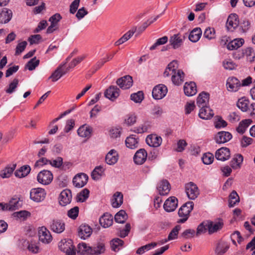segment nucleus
<instances>
[{
  "mask_svg": "<svg viewBox=\"0 0 255 255\" xmlns=\"http://www.w3.org/2000/svg\"><path fill=\"white\" fill-rule=\"evenodd\" d=\"M194 203L189 201L183 204L178 211V215L182 218L178 221V223H183L187 220L189 214L193 209Z\"/></svg>",
  "mask_w": 255,
  "mask_h": 255,
  "instance_id": "f257e3e1",
  "label": "nucleus"
},
{
  "mask_svg": "<svg viewBox=\"0 0 255 255\" xmlns=\"http://www.w3.org/2000/svg\"><path fill=\"white\" fill-rule=\"evenodd\" d=\"M66 64L67 62H63L59 65L49 77V79H51L52 82H55L68 73L69 68L66 67Z\"/></svg>",
  "mask_w": 255,
  "mask_h": 255,
  "instance_id": "f03ea898",
  "label": "nucleus"
},
{
  "mask_svg": "<svg viewBox=\"0 0 255 255\" xmlns=\"http://www.w3.org/2000/svg\"><path fill=\"white\" fill-rule=\"evenodd\" d=\"M53 176L52 172L47 170H43L38 173L37 176V181L43 185H47L53 180Z\"/></svg>",
  "mask_w": 255,
  "mask_h": 255,
  "instance_id": "7ed1b4c3",
  "label": "nucleus"
},
{
  "mask_svg": "<svg viewBox=\"0 0 255 255\" xmlns=\"http://www.w3.org/2000/svg\"><path fill=\"white\" fill-rule=\"evenodd\" d=\"M46 194V192L44 189L41 188H34L30 191V197L34 202H40L44 200Z\"/></svg>",
  "mask_w": 255,
  "mask_h": 255,
  "instance_id": "20e7f679",
  "label": "nucleus"
},
{
  "mask_svg": "<svg viewBox=\"0 0 255 255\" xmlns=\"http://www.w3.org/2000/svg\"><path fill=\"white\" fill-rule=\"evenodd\" d=\"M185 190L188 197L191 200L195 199L199 195V190L198 187L192 182L186 184Z\"/></svg>",
  "mask_w": 255,
  "mask_h": 255,
  "instance_id": "39448f33",
  "label": "nucleus"
},
{
  "mask_svg": "<svg viewBox=\"0 0 255 255\" xmlns=\"http://www.w3.org/2000/svg\"><path fill=\"white\" fill-rule=\"evenodd\" d=\"M224 226V222L222 219L215 221H207L206 226L209 234H212L221 230Z\"/></svg>",
  "mask_w": 255,
  "mask_h": 255,
  "instance_id": "423d86ee",
  "label": "nucleus"
},
{
  "mask_svg": "<svg viewBox=\"0 0 255 255\" xmlns=\"http://www.w3.org/2000/svg\"><path fill=\"white\" fill-rule=\"evenodd\" d=\"M167 92L166 86L162 84L156 86L152 90V97L154 99L159 100L165 96Z\"/></svg>",
  "mask_w": 255,
  "mask_h": 255,
  "instance_id": "0eeeda50",
  "label": "nucleus"
},
{
  "mask_svg": "<svg viewBox=\"0 0 255 255\" xmlns=\"http://www.w3.org/2000/svg\"><path fill=\"white\" fill-rule=\"evenodd\" d=\"M38 235L39 241L44 244H49L52 240L50 232L45 227L39 228Z\"/></svg>",
  "mask_w": 255,
  "mask_h": 255,
  "instance_id": "6e6552de",
  "label": "nucleus"
},
{
  "mask_svg": "<svg viewBox=\"0 0 255 255\" xmlns=\"http://www.w3.org/2000/svg\"><path fill=\"white\" fill-rule=\"evenodd\" d=\"M88 176L87 174L81 173L76 175L73 179L74 185L77 188H81L87 183Z\"/></svg>",
  "mask_w": 255,
  "mask_h": 255,
  "instance_id": "1a4fd4ad",
  "label": "nucleus"
},
{
  "mask_svg": "<svg viewBox=\"0 0 255 255\" xmlns=\"http://www.w3.org/2000/svg\"><path fill=\"white\" fill-rule=\"evenodd\" d=\"M50 229L56 233L60 234L65 230V225L62 220H53L50 224Z\"/></svg>",
  "mask_w": 255,
  "mask_h": 255,
  "instance_id": "9d476101",
  "label": "nucleus"
},
{
  "mask_svg": "<svg viewBox=\"0 0 255 255\" xmlns=\"http://www.w3.org/2000/svg\"><path fill=\"white\" fill-rule=\"evenodd\" d=\"M232 138V135L229 132L221 131L215 136L214 139L217 143L223 144L229 141Z\"/></svg>",
  "mask_w": 255,
  "mask_h": 255,
  "instance_id": "9b49d317",
  "label": "nucleus"
},
{
  "mask_svg": "<svg viewBox=\"0 0 255 255\" xmlns=\"http://www.w3.org/2000/svg\"><path fill=\"white\" fill-rule=\"evenodd\" d=\"M239 24L238 16L236 13L231 14L227 19L226 27L228 30L233 31Z\"/></svg>",
  "mask_w": 255,
  "mask_h": 255,
  "instance_id": "f8f14e48",
  "label": "nucleus"
},
{
  "mask_svg": "<svg viewBox=\"0 0 255 255\" xmlns=\"http://www.w3.org/2000/svg\"><path fill=\"white\" fill-rule=\"evenodd\" d=\"M120 91L116 86H111L105 91L104 95L107 98L114 101L119 96Z\"/></svg>",
  "mask_w": 255,
  "mask_h": 255,
  "instance_id": "ddd939ff",
  "label": "nucleus"
},
{
  "mask_svg": "<svg viewBox=\"0 0 255 255\" xmlns=\"http://www.w3.org/2000/svg\"><path fill=\"white\" fill-rule=\"evenodd\" d=\"M72 199V193L70 190L65 189L63 190L59 197V204L63 206H65L69 204Z\"/></svg>",
  "mask_w": 255,
  "mask_h": 255,
  "instance_id": "4468645a",
  "label": "nucleus"
},
{
  "mask_svg": "<svg viewBox=\"0 0 255 255\" xmlns=\"http://www.w3.org/2000/svg\"><path fill=\"white\" fill-rule=\"evenodd\" d=\"M230 149L226 147H223L218 149L215 153V157L217 160L222 161H226L230 157Z\"/></svg>",
  "mask_w": 255,
  "mask_h": 255,
  "instance_id": "2eb2a0df",
  "label": "nucleus"
},
{
  "mask_svg": "<svg viewBox=\"0 0 255 255\" xmlns=\"http://www.w3.org/2000/svg\"><path fill=\"white\" fill-rule=\"evenodd\" d=\"M116 83L121 88L123 89H127L129 88L132 85L133 81L131 76L127 75L119 78Z\"/></svg>",
  "mask_w": 255,
  "mask_h": 255,
  "instance_id": "dca6fc26",
  "label": "nucleus"
},
{
  "mask_svg": "<svg viewBox=\"0 0 255 255\" xmlns=\"http://www.w3.org/2000/svg\"><path fill=\"white\" fill-rule=\"evenodd\" d=\"M178 200L175 197H170L167 199L164 205L163 208L164 210L167 212H171L174 211L177 207Z\"/></svg>",
  "mask_w": 255,
  "mask_h": 255,
  "instance_id": "f3484780",
  "label": "nucleus"
},
{
  "mask_svg": "<svg viewBox=\"0 0 255 255\" xmlns=\"http://www.w3.org/2000/svg\"><path fill=\"white\" fill-rule=\"evenodd\" d=\"M184 39L180 34H175L170 37L169 43L173 49H177L182 45Z\"/></svg>",
  "mask_w": 255,
  "mask_h": 255,
  "instance_id": "a211bd4d",
  "label": "nucleus"
},
{
  "mask_svg": "<svg viewBox=\"0 0 255 255\" xmlns=\"http://www.w3.org/2000/svg\"><path fill=\"white\" fill-rule=\"evenodd\" d=\"M147 154L146 150L141 148L137 150L133 157V160L135 164L141 165L143 164L147 159Z\"/></svg>",
  "mask_w": 255,
  "mask_h": 255,
  "instance_id": "6ab92c4d",
  "label": "nucleus"
},
{
  "mask_svg": "<svg viewBox=\"0 0 255 255\" xmlns=\"http://www.w3.org/2000/svg\"><path fill=\"white\" fill-rule=\"evenodd\" d=\"M162 138L156 134L148 135L146 138V142L150 146L157 147L162 143Z\"/></svg>",
  "mask_w": 255,
  "mask_h": 255,
  "instance_id": "aec40b11",
  "label": "nucleus"
},
{
  "mask_svg": "<svg viewBox=\"0 0 255 255\" xmlns=\"http://www.w3.org/2000/svg\"><path fill=\"white\" fill-rule=\"evenodd\" d=\"M119 154L114 149L110 150L105 157L106 162L110 165L115 164L119 159Z\"/></svg>",
  "mask_w": 255,
  "mask_h": 255,
  "instance_id": "412c9836",
  "label": "nucleus"
},
{
  "mask_svg": "<svg viewBox=\"0 0 255 255\" xmlns=\"http://www.w3.org/2000/svg\"><path fill=\"white\" fill-rule=\"evenodd\" d=\"M157 190L160 195L164 196L168 194L170 190V185L166 180H161L158 184Z\"/></svg>",
  "mask_w": 255,
  "mask_h": 255,
  "instance_id": "4be33fe9",
  "label": "nucleus"
},
{
  "mask_svg": "<svg viewBox=\"0 0 255 255\" xmlns=\"http://www.w3.org/2000/svg\"><path fill=\"white\" fill-rule=\"evenodd\" d=\"M92 233V228L87 225H81L79 228L78 236L83 240L89 237Z\"/></svg>",
  "mask_w": 255,
  "mask_h": 255,
  "instance_id": "5701e85b",
  "label": "nucleus"
},
{
  "mask_svg": "<svg viewBox=\"0 0 255 255\" xmlns=\"http://www.w3.org/2000/svg\"><path fill=\"white\" fill-rule=\"evenodd\" d=\"M199 116L204 120H208L212 118L214 115L213 111L208 106L200 107Z\"/></svg>",
  "mask_w": 255,
  "mask_h": 255,
  "instance_id": "b1692460",
  "label": "nucleus"
},
{
  "mask_svg": "<svg viewBox=\"0 0 255 255\" xmlns=\"http://www.w3.org/2000/svg\"><path fill=\"white\" fill-rule=\"evenodd\" d=\"M241 84L240 81L235 77L229 78L227 80V86L229 90L232 91H237L241 87Z\"/></svg>",
  "mask_w": 255,
  "mask_h": 255,
  "instance_id": "393cba45",
  "label": "nucleus"
},
{
  "mask_svg": "<svg viewBox=\"0 0 255 255\" xmlns=\"http://www.w3.org/2000/svg\"><path fill=\"white\" fill-rule=\"evenodd\" d=\"M183 89L185 94L187 96H192L197 93L196 85L193 82L185 83Z\"/></svg>",
  "mask_w": 255,
  "mask_h": 255,
  "instance_id": "a878e982",
  "label": "nucleus"
},
{
  "mask_svg": "<svg viewBox=\"0 0 255 255\" xmlns=\"http://www.w3.org/2000/svg\"><path fill=\"white\" fill-rule=\"evenodd\" d=\"M12 16V11L6 8H3L0 13V23H6L11 19Z\"/></svg>",
  "mask_w": 255,
  "mask_h": 255,
  "instance_id": "bb28decb",
  "label": "nucleus"
},
{
  "mask_svg": "<svg viewBox=\"0 0 255 255\" xmlns=\"http://www.w3.org/2000/svg\"><path fill=\"white\" fill-rule=\"evenodd\" d=\"M99 222L102 226L107 228L111 226L113 222V216L109 214H104L99 219Z\"/></svg>",
  "mask_w": 255,
  "mask_h": 255,
  "instance_id": "cd10ccee",
  "label": "nucleus"
},
{
  "mask_svg": "<svg viewBox=\"0 0 255 255\" xmlns=\"http://www.w3.org/2000/svg\"><path fill=\"white\" fill-rule=\"evenodd\" d=\"M184 73L180 70H178L176 72L173 73L171 77L173 83L176 85L181 84L184 81Z\"/></svg>",
  "mask_w": 255,
  "mask_h": 255,
  "instance_id": "c85d7f7f",
  "label": "nucleus"
},
{
  "mask_svg": "<svg viewBox=\"0 0 255 255\" xmlns=\"http://www.w3.org/2000/svg\"><path fill=\"white\" fill-rule=\"evenodd\" d=\"M209 94L206 92H203L200 93L197 99V104L199 107L207 106L206 105L209 102Z\"/></svg>",
  "mask_w": 255,
  "mask_h": 255,
  "instance_id": "c756f323",
  "label": "nucleus"
},
{
  "mask_svg": "<svg viewBox=\"0 0 255 255\" xmlns=\"http://www.w3.org/2000/svg\"><path fill=\"white\" fill-rule=\"evenodd\" d=\"M126 146L130 149H134L138 146V139L135 135H131L128 137L125 141Z\"/></svg>",
  "mask_w": 255,
  "mask_h": 255,
  "instance_id": "7c9ffc66",
  "label": "nucleus"
},
{
  "mask_svg": "<svg viewBox=\"0 0 255 255\" xmlns=\"http://www.w3.org/2000/svg\"><path fill=\"white\" fill-rule=\"evenodd\" d=\"M92 131V128L83 125L78 129L77 133L81 137L89 138L91 136Z\"/></svg>",
  "mask_w": 255,
  "mask_h": 255,
  "instance_id": "2f4dec72",
  "label": "nucleus"
},
{
  "mask_svg": "<svg viewBox=\"0 0 255 255\" xmlns=\"http://www.w3.org/2000/svg\"><path fill=\"white\" fill-rule=\"evenodd\" d=\"M15 168V164L7 166L0 171V176L2 178H9L13 172Z\"/></svg>",
  "mask_w": 255,
  "mask_h": 255,
  "instance_id": "473e14b6",
  "label": "nucleus"
},
{
  "mask_svg": "<svg viewBox=\"0 0 255 255\" xmlns=\"http://www.w3.org/2000/svg\"><path fill=\"white\" fill-rule=\"evenodd\" d=\"M202 33V32L200 28H195L191 31L189 35V39L192 42H196L200 38Z\"/></svg>",
  "mask_w": 255,
  "mask_h": 255,
  "instance_id": "72a5a7b5",
  "label": "nucleus"
},
{
  "mask_svg": "<svg viewBox=\"0 0 255 255\" xmlns=\"http://www.w3.org/2000/svg\"><path fill=\"white\" fill-rule=\"evenodd\" d=\"M31 170L30 167L29 165H24L21 167L19 169L14 172V175L18 178H22L27 176Z\"/></svg>",
  "mask_w": 255,
  "mask_h": 255,
  "instance_id": "f704fd0d",
  "label": "nucleus"
},
{
  "mask_svg": "<svg viewBox=\"0 0 255 255\" xmlns=\"http://www.w3.org/2000/svg\"><path fill=\"white\" fill-rule=\"evenodd\" d=\"M7 211H14L21 206V203L19 199L13 198L8 203H6Z\"/></svg>",
  "mask_w": 255,
  "mask_h": 255,
  "instance_id": "c9c22d12",
  "label": "nucleus"
},
{
  "mask_svg": "<svg viewBox=\"0 0 255 255\" xmlns=\"http://www.w3.org/2000/svg\"><path fill=\"white\" fill-rule=\"evenodd\" d=\"M123 202V195L119 192H116L114 195V199L112 201V205L114 208L119 207Z\"/></svg>",
  "mask_w": 255,
  "mask_h": 255,
  "instance_id": "e433bc0d",
  "label": "nucleus"
},
{
  "mask_svg": "<svg viewBox=\"0 0 255 255\" xmlns=\"http://www.w3.org/2000/svg\"><path fill=\"white\" fill-rule=\"evenodd\" d=\"M124 241L119 238L113 239L110 242L112 250L114 252H118L123 246Z\"/></svg>",
  "mask_w": 255,
  "mask_h": 255,
  "instance_id": "4c0bfd02",
  "label": "nucleus"
},
{
  "mask_svg": "<svg viewBox=\"0 0 255 255\" xmlns=\"http://www.w3.org/2000/svg\"><path fill=\"white\" fill-rule=\"evenodd\" d=\"M105 169L103 166H96L91 173V177L94 180H98L104 174Z\"/></svg>",
  "mask_w": 255,
  "mask_h": 255,
  "instance_id": "58836bf2",
  "label": "nucleus"
},
{
  "mask_svg": "<svg viewBox=\"0 0 255 255\" xmlns=\"http://www.w3.org/2000/svg\"><path fill=\"white\" fill-rule=\"evenodd\" d=\"M244 40L243 39H235L228 43L227 48L230 50L237 49L243 44Z\"/></svg>",
  "mask_w": 255,
  "mask_h": 255,
  "instance_id": "ea45409f",
  "label": "nucleus"
},
{
  "mask_svg": "<svg viewBox=\"0 0 255 255\" xmlns=\"http://www.w3.org/2000/svg\"><path fill=\"white\" fill-rule=\"evenodd\" d=\"M91 255L103 254L105 252V246L103 243H98L95 247H92Z\"/></svg>",
  "mask_w": 255,
  "mask_h": 255,
  "instance_id": "a19ab883",
  "label": "nucleus"
},
{
  "mask_svg": "<svg viewBox=\"0 0 255 255\" xmlns=\"http://www.w3.org/2000/svg\"><path fill=\"white\" fill-rule=\"evenodd\" d=\"M136 31V28H134V29L128 31L121 38H120L118 40H117L115 42V44L117 46L120 45L124 43L126 41H128L133 35V34Z\"/></svg>",
  "mask_w": 255,
  "mask_h": 255,
  "instance_id": "79ce46f5",
  "label": "nucleus"
},
{
  "mask_svg": "<svg viewBox=\"0 0 255 255\" xmlns=\"http://www.w3.org/2000/svg\"><path fill=\"white\" fill-rule=\"evenodd\" d=\"M229 248V245L225 242H219L216 249V253L218 255H223L225 254Z\"/></svg>",
  "mask_w": 255,
  "mask_h": 255,
  "instance_id": "37998d69",
  "label": "nucleus"
},
{
  "mask_svg": "<svg viewBox=\"0 0 255 255\" xmlns=\"http://www.w3.org/2000/svg\"><path fill=\"white\" fill-rule=\"evenodd\" d=\"M243 161V157L240 154L236 155L230 162L231 166L234 169L240 167Z\"/></svg>",
  "mask_w": 255,
  "mask_h": 255,
  "instance_id": "c03bdc74",
  "label": "nucleus"
},
{
  "mask_svg": "<svg viewBox=\"0 0 255 255\" xmlns=\"http://www.w3.org/2000/svg\"><path fill=\"white\" fill-rule=\"evenodd\" d=\"M58 247L59 249L64 253L69 251L70 250L74 247L72 244L71 240L64 242L62 241L59 243Z\"/></svg>",
  "mask_w": 255,
  "mask_h": 255,
  "instance_id": "a18cd8bd",
  "label": "nucleus"
},
{
  "mask_svg": "<svg viewBox=\"0 0 255 255\" xmlns=\"http://www.w3.org/2000/svg\"><path fill=\"white\" fill-rule=\"evenodd\" d=\"M128 219V215L126 212L121 210L118 212L115 216V220L118 223L123 224L126 222Z\"/></svg>",
  "mask_w": 255,
  "mask_h": 255,
  "instance_id": "49530a36",
  "label": "nucleus"
},
{
  "mask_svg": "<svg viewBox=\"0 0 255 255\" xmlns=\"http://www.w3.org/2000/svg\"><path fill=\"white\" fill-rule=\"evenodd\" d=\"M92 247L88 246L85 243H79L78 245V253L81 254H89L91 255Z\"/></svg>",
  "mask_w": 255,
  "mask_h": 255,
  "instance_id": "de8ad7c7",
  "label": "nucleus"
},
{
  "mask_svg": "<svg viewBox=\"0 0 255 255\" xmlns=\"http://www.w3.org/2000/svg\"><path fill=\"white\" fill-rule=\"evenodd\" d=\"M239 202L240 197L236 191L233 190L229 196V206L233 207Z\"/></svg>",
  "mask_w": 255,
  "mask_h": 255,
  "instance_id": "09e8293b",
  "label": "nucleus"
},
{
  "mask_svg": "<svg viewBox=\"0 0 255 255\" xmlns=\"http://www.w3.org/2000/svg\"><path fill=\"white\" fill-rule=\"evenodd\" d=\"M249 101L244 98L239 100L237 103V107L243 112H246L249 108Z\"/></svg>",
  "mask_w": 255,
  "mask_h": 255,
  "instance_id": "8fccbe9b",
  "label": "nucleus"
},
{
  "mask_svg": "<svg viewBox=\"0 0 255 255\" xmlns=\"http://www.w3.org/2000/svg\"><path fill=\"white\" fill-rule=\"evenodd\" d=\"M39 62V60L36 59V57H34L27 63L25 68L28 69L30 71L33 70L38 66Z\"/></svg>",
  "mask_w": 255,
  "mask_h": 255,
  "instance_id": "3c124183",
  "label": "nucleus"
},
{
  "mask_svg": "<svg viewBox=\"0 0 255 255\" xmlns=\"http://www.w3.org/2000/svg\"><path fill=\"white\" fill-rule=\"evenodd\" d=\"M157 243L154 242L142 246L138 249V250L136 251V254L141 255L143 254L145 251H149L152 248L155 247L157 246Z\"/></svg>",
  "mask_w": 255,
  "mask_h": 255,
  "instance_id": "603ef678",
  "label": "nucleus"
},
{
  "mask_svg": "<svg viewBox=\"0 0 255 255\" xmlns=\"http://www.w3.org/2000/svg\"><path fill=\"white\" fill-rule=\"evenodd\" d=\"M89 193L90 191L88 189H84L81 192H80L77 195V201L81 202H84L88 198Z\"/></svg>",
  "mask_w": 255,
  "mask_h": 255,
  "instance_id": "864d4df0",
  "label": "nucleus"
},
{
  "mask_svg": "<svg viewBox=\"0 0 255 255\" xmlns=\"http://www.w3.org/2000/svg\"><path fill=\"white\" fill-rule=\"evenodd\" d=\"M144 99V94L142 91H138L130 95V99L135 103H141Z\"/></svg>",
  "mask_w": 255,
  "mask_h": 255,
  "instance_id": "5fc2aeb1",
  "label": "nucleus"
},
{
  "mask_svg": "<svg viewBox=\"0 0 255 255\" xmlns=\"http://www.w3.org/2000/svg\"><path fill=\"white\" fill-rule=\"evenodd\" d=\"M168 38L167 36H164L158 39L155 43L149 48V49L150 50H154L157 46L165 44L168 41Z\"/></svg>",
  "mask_w": 255,
  "mask_h": 255,
  "instance_id": "6e6d98bb",
  "label": "nucleus"
},
{
  "mask_svg": "<svg viewBox=\"0 0 255 255\" xmlns=\"http://www.w3.org/2000/svg\"><path fill=\"white\" fill-rule=\"evenodd\" d=\"M18 82L19 81L17 79H14L9 84L8 88L5 90V92L8 94L12 93L17 88Z\"/></svg>",
  "mask_w": 255,
  "mask_h": 255,
  "instance_id": "4d7b16f0",
  "label": "nucleus"
},
{
  "mask_svg": "<svg viewBox=\"0 0 255 255\" xmlns=\"http://www.w3.org/2000/svg\"><path fill=\"white\" fill-rule=\"evenodd\" d=\"M85 57L86 56L85 55H82L73 59L72 61L69 63V65L67 67L69 68V70L70 69L75 67L77 65L82 61L85 58Z\"/></svg>",
  "mask_w": 255,
  "mask_h": 255,
  "instance_id": "13d9d810",
  "label": "nucleus"
},
{
  "mask_svg": "<svg viewBox=\"0 0 255 255\" xmlns=\"http://www.w3.org/2000/svg\"><path fill=\"white\" fill-rule=\"evenodd\" d=\"M203 162L205 164H210L212 163L214 160V155L211 153H206L204 154L202 158Z\"/></svg>",
  "mask_w": 255,
  "mask_h": 255,
  "instance_id": "bf43d9fd",
  "label": "nucleus"
},
{
  "mask_svg": "<svg viewBox=\"0 0 255 255\" xmlns=\"http://www.w3.org/2000/svg\"><path fill=\"white\" fill-rule=\"evenodd\" d=\"M204 37L209 40L214 38L215 37L214 29L210 27L207 28L204 31Z\"/></svg>",
  "mask_w": 255,
  "mask_h": 255,
  "instance_id": "052dcab7",
  "label": "nucleus"
},
{
  "mask_svg": "<svg viewBox=\"0 0 255 255\" xmlns=\"http://www.w3.org/2000/svg\"><path fill=\"white\" fill-rule=\"evenodd\" d=\"M180 226L179 225L176 226L170 232L168 236V240H172L177 237L179 231L180 229Z\"/></svg>",
  "mask_w": 255,
  "mask_h": 255,
  "instance_id": "680f3d73",
  "label": "nucleus"
},
{
  "mask_svg": "<svg viewBox=\"0 0 255 255\" xmlns=\"http://www.w3.org/2000/svg\"><path fill=\"white\" fill-rule=\"evenodd\" d=\"M244 53L250 62H252L254 60V58L255 57V53L254 49L252 48H247L245 50Z\"/></svg>",
  "mask_w": 255,
  "mask_h": 255,
  "instance_id": "e2e57ef3",
  "label": "nucleus"
},
{
  "mask_svg": "<svg viewBox=\"0 0 255 255\" xmlns=\"http://www.w3.org/2000/svg\"><path fill=\"white\" fill-rule=\"evenodd\" d=\"M150 127L148 123H145L138 127L135 128L134 131L138 133H141L146 132Z\"/></svg>",
  "mask_w": 255,
  "mask_h": 255,
  "instance_id": "0e129e2a",
  "label": "nucleus"
},
{
  "mask_svg": "<svg viewBox=\"0 0 255 255\" xmlns=\"http://www.w3.org/2000/svg\"><path fill=\"white\" fill-rule=\"evenodd\" d=\"M27 44V42L25 41L19 43L16 46L15 55H19L26 48Z\"/></svg>",
  "mask_w": 255,
  "mask_h": 255,
  "instance_id": "69168bd1",
  "label": "nucleus"
},
{
  "mask_svg": "<svg viewBox=\"0 0 255 255\" xmlns=\"http://www.w3.org/2000/svg\"><path fill=\"white\" fill-rule=\"evenodd\" d=\"M195 233V232L194 230L187 229L181 234V237L185 239H190L194 236Z\"/></svg>",
  "mask_w": 255,
  "mask_h": 255,
  "instance_id": "338daca9",
  "label": "nucleus"
},
{
  "mask_svg": "<svg viewBox=\"0 0 255 255\" xmlns=\"http://www.w3.org/2000/svg\"><path fill=\"white\" fill-rule=\"evenodd\" d=\"M79 213V208L77 206L71 209L68 212V216L71 219H75Z\"/></svg>",
  "mask_w": 255,
  "mask_h": 255,
  "instance_id": "774afa93",
  "label": "nucleus"
}]
</instances>
